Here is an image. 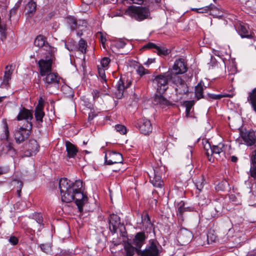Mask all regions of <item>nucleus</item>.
<instances>
[{
	"mask_svg": "<svg viewBox=\"0 0 256 256\" xmlns=\"http://www.w3.org/2000/svg\"><path fill=\"white\" fill-rule=\"evenodd\" d=\"M82 182L80 180L72 182L66 178H62L59 181V188L62 202L68 203L75 200L78 210L82 212L83 206L88 200L87 196L82 190Z\"/></svg>",
	"mask_w": 256,
	"mask_h": 256,
	"instance_id": "f257e3e1",
	"label": "nucleus"
},
{
	"mask_svg": "<svg viewBox=\"0 0 256 256\" xmlns=\"http://www.w3.org/2000/svg\"><path fill=\"white\" fill-rule=\"evenodd\" d=\"M126 14L139 22L150 18V10L146 6H130L126 10Z\"/></svg>",
	"mask_w": 256,
	"mask_h": 256,
	"instance_id": "f03ea898",
	"label": "nucleus"
},
{
	"mask_svg": "<svg viewBox=\"0 0 256 256\" xmlns=\"http://www.w3.org/2000/svg\"><path fill=\"white\" fill-rule=\"evenodd\" d=\"M162 250V246L156 240H150L145 250H138L137 254L140 256H160Z\"/></svg>",
	"mask_w": 256,
	"mask_h": 256,
	"instance_id": "7ed1b4c3",
	"label": "nucleus"
},
{
	"mask_svg": "<svg viewBox=\"0 0 256 256\" xmlns=\"http://www.w3.org/2000/svg\"><path fill=\"white\" fill-rule=\"evenodd\" d=\"M174 76L170 72H168L162 74H159L155 76L153 80V82L156 84L157 92L163 94L168 88V83L170 80H173Z\"/></svg>",
	"mask_w": 256,
	"mask_h": 256,
	"instance_id": "20e7f679",
	"label": "nucleus"
},
{
	"mask_svg": "<svg viewBox=\"0 0 256 256\" xmlns=\"http://www.w3.org/2000/svg\"><path fill=\"white\" fill-rule=\"evenodd\" d=\"M32 128V123H28L24 128L21 126L16 130L14 134L16 142L20 144L27 139L31 134Z\"/></svg>",
	"mask_w": 256,
	"mask_h": 256,
	"instance_id": "39448f33",
	"label": "nucleus"
},
{
	"mask_svg": "<svg viewBox=\"0 0 256 256\" xmlns=\"http://www.w3.org/2000/svg\"><path fill=\"white\" fill-rule=\"evenodd\" d=\"M50 58L46 59H41L38 62V66L40 68V74L42 76H44L46 74L52 72V64L54 59L53 52H50Z\"/></svg>",
	"mask_w": 256,
	"mask_h": 256,
	"instance_id": "423d86ee",
	"label": "nucleus"
},
{
	"mask_svg": "<svg viewBox=\"0 0 256 256\" xmlns=\"http://www.w3.org/2000/svg\"><path fill=\"white\" fill-rule=\"evenodd\" d=\"M44 76L43 81L46 90H49L52 88L56 89L58 88L60 78L56 73L50 72Z\"/></svg>",
	"mask_w": 256,
	"mask_h": 256,
	"instance_id": "0eeeda50",
	"label": "nucleus"
},
{
	"mask_svg": "<svg viewBox=\"0 0 256 256\" xmlns=\"http://www.w3.org/2000/svg\"><path fill=\"white\" fill-rule=\"evenodd\" d=\"M120 221V218L118 215L114 214L110 215L108 217L109 228L112 233H116L118 228L121 232H124L125 227Z\"/></svg>",
	"mask_w": 256,
	"mask_h": 256,
	"instance_id": "6e6552de",
	"label": "nucleus"
},
{
	"mask_svg": "<svg viewBox=\"0 0 256 256\" xmlns=\"http://www.w3.org/2000/svg\"><path fill=\"white\" fill-rule=\"evenodd\" d=\"M187 70L184 59L180 58L175 60L172 68L170 69L168 72H170L174 78H176L177 75L185 73Z\"/></svg>",
	"mask_w": 256,
	"mask_h": 256,
	"instance_id": "1a4fd4ad",
	"label": "nucleus"
},
{
	"mask_svg": "<svg viewBox=\"0 0 256 256\" xmlns=\"http://www.w3.org/2000/svg\"><path fill=\"white\" fill-rule=\"evenodd\" d=\"M24 154L26 156H30L36 154L38 152L40 146L36 140L30 139L28 142L25 144L24 147Z\"/></svg>",
	"mask_w": 256,
	"mask_h": 256,
	"instance_id": "9d476101",
	"label": "nucleus"
},
{
	"mask_svg": "<svg viewBox=\"0 0 256 256\" xmlns=\"http://www.w3.org/2000/svg\"><path fill=\"white\" fill-rule=\"evenodd\" d=\"M240 136L246 146L256 145V131L253 130L242 131Z\"/></svg>",
	"mask_w": 256,
	"mask_h": 256,
	"instance_id": "9b49d317",
	"label": "nucleus"
},
{
	"mask_svg": "<svg viewBox=\"0 0 256 256\" xmlns=\"http://www.w3.org/2000/svg\"><path fill=\"white\" fill-rule=\"evenodd\" d=\"M192 233L185 228H181L178 233L177 240L180 245H186L190 241Z\"/></svg>",
	"mask_w": 256,
	"mask_h": 256,
	"instance_id": "f8f14e48",
	"label": "nucleus"
},
{
	"mask_svg": "<svg viewBox=\"0 0 256 256\" xmlns=\"http://www.w3.org/2000/svg\"><path fill=\"white\" fill-rule=\"evenodd\" d=\"M173 82L176 84L175 90L179 94H184L188 92V87L186 82L180 76L174 78Z\"/></svg>",
	"mask_w": 256,
	"mask_h": 256,
	"instance_id": "ddd939ff",
	"label": "nucleus"
},
{
	"mask_svg": "<svg viewBox=\"0 0 256 256\" xmlns=\"http://www.w3.org/2000/svg\"><path fill=\"white\" fill-rule=\"evenodd\" d=\"M123 160L122 154L114 152H110L105 156V162L108 165L121 163Z\"/></svg>",
	"mask_w": 256,
	"mask_h": 256,
	"instance_id": "4468645a",
	"label": "nucleus"
},
{
	"mask_svg": "<svg viewBox=\"0 0 256 256\" xmlns=\"http://www.w3.org/2000/svg\"><path fill=\"white\" fill-rule=\"evenodd\" d=\"M32 118L33 114L32 111L21 106L16 120L18 121L25 120L26 122V124H28L32 123L31 120Z\"/></svg>",
	"mask_w": 256,
	"mask_h": 256,
	"instance_id": "2eb2a0df",
	"label": "nucleus"
},
{
	"mask_svg": "<svg viewBox=\"0 0 256 256\" xmlns=\"http://www.w3.org/2000/svg\"><path fill=\"white\" fill-rule=\"evenodd\" d=\"M160 168H154L152 176H150V182L155 187L161 188L164 186V182L162 180L160 172Z\"/></svg>",
	"mask_w": 256,
	"mask_h": 256,
	"instance_id": "dca6fc26",
	"label": "nucleus"
},
{
	"mask_svg": "<svg viewBox=\"0 0 256 256\" xmlns=\"http://www.w3.org/2000/svg\"><path fill=\"white\" fill-rule=\"evenodd\" d=\"M138 127L140 132L144 135H148L152 132V124L150 121L146 118H142L139 120Z\"/></svg>",
	"mask_w": 256,
	"mask_h": 256,
	"instance_id": "f3484780",
	"label": "nucleus"
},
{
	"mask_svg": "<svg viewBox=\"0 0 256 256\" xmlns=\"http://www.w3.org/2000/svg\"><path fill=\"white\" fill-rule=\"evenodd\" d=\"M214 157L217 160L222 159L225 157V145L223 143H219L216 146H212V156Z\"/></svg>",
	"mask_w": 256,
	"mask_h": 256,
	"instance_id": "a211bd4d",
	"label": "nucleus"
},
{
	"mask_svg": "<svg viewBox=\"0 0 256 256\" xmlns=\"http://www.w3.org/2000/svg\"><path fill=\"white\" fill-rule=\"evenodd\" d=\"M34 44L39 48L44 47L48 53L53 52V48L47 42L46 38L42 35L36 36L34 41Z\"/></svg>",
	"mask_w": 256,
	"mask_h": 256,
	"instance_id": "6ab92c4d",
	"label": "nucleus"
},
{
	"mask_svg": "<svg viewBox=\"0 0 256 256\" xmlns=\"http://www.w3.org/2000/svg\"><path fill=\"white\" fill-rule=\"evenodd\" d=\"M146 238V237L144 232H139L136 234L133 239L132 244L135 246L134 250L136 252H138V250H140V248L144 244Z\"/></svg>",
	"mask_w": 256,
	"mask_h": 256,
	"instance_id": "aec40b11",
	"label": "nucleus"
},
{
	"mask_svg": "<svg viewBox=\"0 0 256 256\" xmlns=\"http://www.w3.org/2000/svg\"><path fill=\"white\" fill-rule=\"evenodd\" d=\"M162 94H156L153 100V103L154 105H158L162 107L172 106V103L164 98Z\"/></svg>",
	"mask_w": 256,
	"mask_h": 256,
	"instance_id": "412c9836",
	"label": "nucleus"
},
{
	"mask_svg": "<svg viewBox=\"0 0 256 256\" xmlns=\"http://www.w3.org/2000/svg\"><path fill=\"white\" fill-rule=\"evenodd\" d=\"M43 108V106L39 104L36 106L35 110L34 116L36 121L37 126L38 128L42 126L43 118L44 116Z\"/></svg>",
	"mask_w": 256,
	"mask_h": 256,
	"instance_id": "4be33fe9",
	"label": "nucleus"
},
{
	"mask_svg": "<svg viewBox=\"0 0 256 256\" xmlns=\"http://www.w3.org/2000/svg\"><path fill=\"white\" fill-rule=\"evenodd\" d=\"M238 31L240 35L242 38H252L249 26L246 24H240L238 27Z\"/></svg>",
	"mask_w": 256,
	"mask_h": 256,
	"instance_id": "5701e85b",
	"label": "nucleus"
},
{
	"mask_svg": "<svg viewBox=\"0 0 256 256\" xmlns=\"http://www.w3.org/2000/svg\"><path fill=\"white\" fill-rule=\"evenodd\" d=\"M131 82H129L126 86L124 85V81L120 78L116 85V96L118 98H121L125 88L130 86Z\"/></svg>",
	"mask_w": 256,
	"mask_h": 256,
	"instance_id": "b1692460",
	"label": "nucleus"
},
{
	"mask_svg": "<svg viewBox=\"0 0 256 256\" xmlns=\"http://www.w3.org/2000/svg\"><path fill=\"white\" fill-rule=\"evenodd\" d=\"M66 151L67 156L69 158H74L76 155L78 150L76 147L70 142H66Z\"/></svg>",
	"mask_w": 256,
	"mask_h": 256,
	"instance_id": "393cba45",
	"label": "nucleus"
},
{
	"mask_svg": "<svg viewBox=\"0 0 256 256\" xmlns=\"http://www.w3.org/2000/svg\"><path fill=\"white\" fill-rule=\"evenodd\" d=\"M12 67V65L6 66L2 82V85L7 86L8 84V82L11 79V76L14 70Z\"/></svg>",
	"mask_w": 256,
	"mask_h": 256,
	"instance_id": "a878e982",
	"label": "nucleus"
},
{
	"mask_svg": "<svg viewBox=\"0 0 256 256\" xmlns=\"http://www.w3.org/2000/svg\"><path fill=\"white\" fill-rule=\"evenodd\" d=\"M204 148L205 150V154L206 155L210 162H213L214 158H212V146L208 140H204L203 142Z\"/></svg>",
	"mask_w": 256,
	"mask_h": 256,
	"instance_id": "bb28decb",
	"label": "nucleus"
},
{
	"mask_svg": "<svg viewBox=\"0 0 256 256\" xmlns=\"http://www.w3.org/2000/svg\"><path fill=\"white\" fill-rule=\"evenodd\" d=\"M248 100L250 102L254 110L256 112V88L249 92Z\"/></svg>",
	"mask_w": 256,
	"mask_h": 256,
	"instance_id": "cd10ccee",
	"label": "nucleus"
},
{
	"mask_svg": "<svg viewBox=\"0 0 256 256\" xmlns=\"http://www.w3.org/2000/svg\"><path fill=\"white\" fill-rule=\"evenodd\" d=\"M195 185L199 192H201L203 188L205 180L203 176H200L195 180Z\"/></svg>",
	"mask_w": 256,
	"mask_h": 256,
	"instance_id": "c85d7f7f",
	"label": "nucleus"
},
{
	"mask_svg": "<svg viewBox=\"0 0 256 256\" xmlns=\"http://www.w3.org/2000/svg\"><path fill=\"white\" fill-rule=\"evenodd\" d=\"M184 104L186 107V117H191L192 115L190 114V110L194 105V101L192 100H186L184 102Z\"/></svg>",
	"mask_w": 256,
	"mask_h": 256,
	"instance_id": "c756f323",
	"label": "nucleus"
},
{
	"mask_svg": "<svg viewBox=\"0 0 256 256\" xmlns=\"http://www.w3.org/2000/svg\"><path fill=\"white\" fill-rule=\"evenodd\" d=\"M204 88L200 83H199L195 87V96L197 100H198L204 97L203 96Z\"/></svg>",
	"mask_w": 256,
	"mask_h": 256,
	"instance_id": "7c9ffc66",
	"label": "nucleus"
},
{
	"mask_svg": "<svg viewBox=\"0 0 256 256\" xmlns=\"http://www.w3.org/2000/svg\"><path fill=\"white\" fill-rule=\"evenodd\" d=\"M216 6L213 4H210L208 6H204L201 8H196V9H192L193 10L196 11L198 13H206L208 12L209 10H212L214 9H216Z\"/></svg>",
	"mask_w": 256,
	"mask_h": 256,
	"instance_id": "2f4dec72",
	"label": "nucleus"
},
{
	"mask_svg": "<svg viewBox=\"0 0 256 256\" xmlns=\"http://www.w3.org/2000/svg\"><path fill=\"white\" fill-rule=\"evenodd\" d=\"M155 52L160 56H165L169 54L170 50L165 47L156 46Z\"/></svg>",
	"mask_w": 256,
	"mask_h": 256,
	"instance_id": "473e14b6",
	"label": "nucleus"
},
{
	"mask_svg": "<svg viewBox=\"0 0 256 256\" xmlns=\"http://www.w3.org/2000/svg\"><path fill=\"white\" fill-rule=\"evenodd\" d=\"M87 42L83 38H81L78 42V49L82 54H86L87 49Z\"/></svg>",
	"mask_w": 256,
	"mask_h": 256,
	"instance_id": "72a5a7b5",
	"label": "nucleus"
},
{
	"mask_svg": "<svg viewBox=\"0 0 256 256\" xmlns=\"http://www.w3.org/2000/svg\"><path fill=\"white\" fill-rule=\"evenodd\" d=\"M36 3L31 0L27 4L28 12L29 14H34L36 10Z\"/></svg>",
	"mask_w": 256,
	"mask_h": 256,
	"instance_id": "f704fd0d",
	"label": "nucleus"
},
{
	"mask_svg": "<svg viewBox=\"0 0 256 256\" xmlns=\"http://www.w3.org/2000/svg\"><path fill=\"white\" fill-rule=\"evenodd\" d=\"M40 246L42 251L46 254H50L52 251L51 246L50 244H41Z\"/></svg>",
	"mask_w": 256,
	"mask_h": 256,
	"instance_id": "c9c22d12",
	"label": "nucleus"
},
{
	"mask_svg": "<svg viewBox=\"0 0 256 256\" xmlns=\"http://www.w3.org/2000/svg\"><path fill=\"white\" fill-rule=\"evenodd\" d=\"M184 202L181 201L179 204V206L178 208L177 215L182 216L183 212L186 210V208L184 207Z\"/></svg>",
	"mask_w": 256,
	"mask_h": 256,
	"instance_id": "e433bc0d",
	"label": "nucleus"
},
{
	"mask_svg": "<svg viewBox=\"0 0 256 256\" xmlns=\"http://www.w3.org/2000/svg\"><path fill=\"white\" fill-rule=\"evenodd\" d=\"M34 218L40 225H43V218L40 214L36 213L33 215Z\"/></svg>",
	"mask_w": 256,
	"mask_h": 256,
	"instance_id": "4c0bfd02",
	"label": "nucleus"
},
{
	"mask_svg": "<svg viewBox=\"0 0 256 256\" xmlns=\"http://www.w3.org/2000/svg\"><path fill=\"white\" fill-rule=\"evenodd\" d=\"M115 129L120 134H125L126 132V128L122 124H117L115 126Z\"/></svg>",
	"mask_w": 256,
	"mask_h": 256,
	"instance_id": "58836bf2",
	"label": "nucleus"
},
{
	"mask_svg": "<svg viewBox=\"0 0 256 256\" xmlns=\"http://www.w3.org/2000/svg\"><path fill=\"white\" fill-rule=\"evenodd\" d=\"M142 222L143 224H146L148 226L150 224V218L146 212L144 213L142 216Z\"/></svg>",
	"mask_w": 256,
	"mask_h": 256,
	"instance_id": "ea45409f",
	"label": "nucleus"
},
{
	"mask_svg": "<svg viewBox=\"0 0 256 256\" xmlns=\"http://www.w3.org/2000/svg\"><path fill=\"white\" fill-rule=\"evenodd\" d=\"M137 73L140 76H144L148 73V70L142 66H139L136 69Z\"/></svg>",
	"mask_w": 256,
	"mask_h": 256,
	"instance_id": "a19ab883",
	"label": "nucleus"
},
{
	"mask_svg": "<svg viewBox=\"0 0 256 256\" xmlns=\"http://www.w3.org/2000/svg\"><path fill=\"white\" fill-rule=\"evenodd\" d=\"M250 176L254 179H256V163L252 162L250 170Z\"/></svg>",
	"mask_w": 256,
	"mask_h": 256,
	"instance_id": "79ce46f5",
	"label": "nucleus"
},
{
	"mask_svg": "<svg viewBox=\"0 0 256 256\" xmlns=\"http://www.w3.org/2000/svg\"><path fill=\"white\" fill-rule=\"evenodd\" d=\"M208 97L213 100H220L224 97H228V95H223V94H208Z\"/></svg>",
	"mask_w": 256,
	"mask_h": 256,
	"instance_id": "37998d69",
	"label": "nucleus"
},
{
	"mask_svg": "<svg viewBox=\"0 0 256 256\" xmlns=\"http://www.w3.org/2000/svg\"><path fill=\"white\" fill-rule=\"evenodd\" d=\"M134 248L130 246L126 248V256H133L134 252Z\"/></svg>",
	"mask_w": 256,
	"mask_h": 256,
	"instance_id": "c03bdc74",
	"label": "nucleus"
},
{
	"mask_svg": "<svg viewBox=\"0 0 256 256\" xmlns=\"http://www.w3.org/2000/svg\"><path fill=\"white\" fill-rule=\"evenodd\" d=\"M110 60L108 58H107V57L104 58L100 62L103 68L106 67L108 66V64H109V63L110 62Z\"/></svg>",
	"mask_w": 256,
	"mask_h": 256,
	"instance_id": "a18cd8bd",
	"label": "nucleus"
},
{
	"mask_svg": "<svg viewBox=\"0 0 256 256\" xmlns=\"http://www.w3.org/2000/svg\"><path fill=\"white\" fill-rule=\"evenodd\" d=\"M115 44L116 48H122L124 47L126 43L124 40H120L116 41Z\"/></svg>",
	"mask_w": 256,
	"mask_h": 256,
	"instance_id": "49530a36",
	"label": "nucleus"
},
{
	"mask_svg": "<svg viewBox=\"0 0 256 256\" xmlns=\"http://www.w3.org/2000/svg\"><path fill=\"white\" fill-rule=\"evenodd\" d=\"M14 182H16L18 184V185L17 189V194L18 196L20 197V193L22 187L23 186V183L21 181L18 180H14Z\"/></svg>",
	"mask_w": 256,
	"mask_h": 256,
	"instance_id": "de8ad7c7",
	"label": "nucleus"
},
{
	"mask_svg": "<svg viewBox=\"0 0 256 256\" xmlns=\"http://www.w3.org/2000/svg\"><path fill=\"white\" fill-rule=\"evenodd\" d=\"M98 74L100 77L102 78V82H104L106 83V74L104 70L103 69H100L98 70Z\"/></svg>",
	"mask_w": 256,
	"mask_h": 256,
	"instance_id": "09e8293b",
	"label": "nucleus"
},
{
	"mask_svg": "<svg viewBox=\"0 0 256 256\" xmlns=\"http://www.w3.org/2000/svg\"><path fill=\"white\" fill-rule=\"evenodd\" d=\"M156 45L154 44V43H152V42H148V44H145L144 46H143V48L144 49H146V48H148V49H151V48H154L156 50Z\"/></svg>",
	"mask_w": 256,
	"mask_h": 256,
	"instance_id": "8fccbe9b",
	"label": "nucleus"
},
{
	"mask_svg": "<svg viewBox=\"0 0 256 256\" xmlns=\"http://www.w3.org/2000/svg\"><path fill=\"white\" fill-rule=\"evenodd\" d=\"M4 134L6 136L5 138L8 140V136H9V131H8V126L6 122L4 124Z\"/></svg>",
	"mask_w": 256,
	"mask_h": 256,
	"instance_id": "3c124183",
	"label": "nucleus"
},
{
	"mask_svg": "<svg viewBox=\"0 0 256 256\" xmlns=\"http://www.w3.org/2000/svg\"><path fill=\"white\" fill-rule=\"evenodd\" d=\"M9 242L12 244L13 245H16L18 243V238L14 236H12L9 238Z\"/></svg>",
	"mask_w": 256,
	"mask_h": 256,
	"instance_id": "603ef678",
	"label": "nucleus"
},
{
	"mask_svg": "<svg viewBox=\"0 0 256 256\" xmlns=\"http://www.w3.org/2000/svg\"><path fill=\"white\" fill-rule=\"evenodd\" d=\"M20 4H18L16 6H14L10 10L9 14V19L10 20L12 16L14 15L16 12L18 7L19 6Z\"/></svg>",
	"mask_w": 256,
	"mask_h": 256,
	"instance_id": "864d4df0",
	"label": "nucleus"
},
{
	"mask_svg": "<svg viewBox=\"0 0 256 256\" xmlns=\"http://www.w3.org/2000/svg\"><path fill=\"white\" fill-rule=\"evenodd\" d=\"M6 148L7 149L8 153L12 154L14 152V148L11 146L10 144H8L6 146Z\"/></svg>",
	"mask_w": 256,
	"mask_h": 256,
	"instance_id": "5fc2aeb1",
	"label": "nucleus"
},
{
	"mask_svg": "<svg viewBox=\"0 0 256 256\" xmlns=\"http://www.w3.org/2000/svg\"><path fill=\"white\" fill-rule=\"evenodd\" d=\"M97 116V114L95 113L94 112H90L88 114V120L90 121L92 120L96 116Z\"/></svg>",
	"mask_w": 256,
	"mask_h": 256,
	"instance_id": "6e6d98bb",
	"label": "nucleus"
},
{
	"mask_svg": "<svg viewBox=\"0 0 256 256\" xmlns=\"http://www.w3.org/2000/svg\"><path fill=\"white\" fill-rule=\"evenodd\" d=\"M251 160L252 162L256 163V148L252 152Z\"/></svg>",
	"mask_w": 256,
	"mask_h": 256,
	"instance_id": "4d7b16f0",
	"label": "nucleus"
},
{
	"mask_svg": "<svg viewBox=\"0 0 256 256\" xmlns=\"http://www.w3.org/2000/svg\"><path fill=\"white\" fill-rule=\"evenodd\" d=\"M92 94L93 96V98L94 100H96L100 96V92L98 90H93L92 92Z\"/></svg>",
	"mask_w": 256,
	"mask_h": 256,
	"instance_id": "13d9d810",
	"label": "nucleus"
},
{
	"mask_svg": "<svg viewBox=\"0 0 256 256\" xmlns=\"http://www.w3.org/2000/svg\"><path fill=\"white\" fill-rule=\"evenodd\" d=\"M71 22L72 24L70 25V28L72 30H76L77 28L76 21L74 19H72L71 20Z\"/></svg>",
	"mask_w": 256,
	"mask_h": 256,
	"instance_id": "bf43d9fd",
	"label": "nucleus"
},
{
	"mask_svg": "<svg viewBox=\"0 0 256 256\" xmlns=\"http://www.w3.org/2000/svg\"><path fill=\"white\" fill-rule=\"evenodd\" d=\"M216 60L214 57L213 56H211L210 62L208 63V64H209V66H214L216 64Z\"/></svg>",
	"mask_w": 256,
	"mask_h": 256,
	"instance_id": "052dcab7",
	"label": "nucleus"
},
{
	"mask_svg": "<svg viewBox=\"0 0 256 256\" xmlns=\"http://www.w3.org/2000/svg\"><path fill=\"white\" fill-rule=\"evenodd\" d=\"M176 256H184V253L182 250H178L176 252Z\"/></svg>",
	"mask_w": 256,
	"mask_h": 256,
	"instance_id": "680f3d73",
	"label": "nucleus"
},
{
	"mask_svg": "<svg viewBox=\"0 0 256 256\" xmlns=\"http://www.w3.org/2000/svg\"><path fill=\"white\" fill-rule=\"evenodd\" d=\"M154 61H155V58H148L147 61L146 62H144V64L146 65V66H148L150 64L154 62Z\"/></svg>",
	"mask_w": 256,
	"mask_h": 256,
	"instance_id": "e2e57ef3",
	"label": "nucleus"
},
{
	"mask_svg": "<svg viewBox=\"0 0 256 256\" xmlns=\"http://www.w3.org/2000/svg\"><path fill=\"white\" fill-rule=\"evenodd\" d=\"M132 3L138 4H141L143 3L144 0H130Z\"/></svg>",
	"mask_w": 256,
	"mask_h": 256,
	"instance_id": "0e129e2a",
	"label": "nucleus"
},
{
	"mask_svg": "<svg viewBox=\"0 0 256 256\" xmlns=\"http://www.w3.org/2000/svg\"><path fill=\"white\" fill-rule=\"evenodd\" d=\"M214 210L216 212H217V216H218L220 214H221V208L220 206L219 208H214Z\"/></svg>",
	"mask_w": 256,
	"mask_h": 256,
	"instance_id": "69168bd1",
	"label": "nucleus"
},
{
	"mask_svg": "<svg viewBox=\"0 0 256 256\" xmlns=\"http://www.w3.org/2000/svg\"><path fill=\"white\" fill-rule=\"evenodd\" d=\"M106 42V38L103 37L102 36H100V42L102 44L104 48V44Z\"/></svg>",
	"mask_w": 256,
	"mask_h": 256,
	"instance_id": "338daca9",
	"label": "nucleus"
},
{
	"mask_svg": "<svg viewBox=\"0 0 256 256\" xmlns=\"http://www.w3.org/2000/svg\"><path fill=\"white\" fill-rule=\"evenodd\" d=\"M248 256H256V250H254L249 253Z\"/></svg>",
	"mask_w": 256,
	"mask_h": 256,
	"instance_id": "774afa93",
	"label": "nucleus"
}]
</instances>
